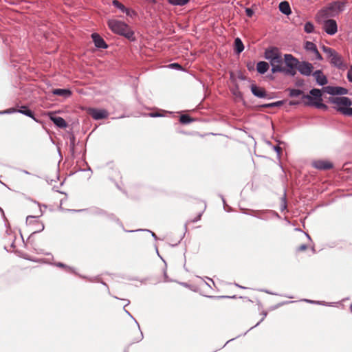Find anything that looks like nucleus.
I'll return each instance as SVG.
<instances>
[{
	"label": "nucleus",
	"mask_w": 352,
	"mask_h": 352,
	"mask_svg": "<svg viewBox=\"0 0 352 352\" xmlns=\"http://www.w3.org/2000/svg\"><path fill=\"white\" fill-rule=\"evenodd\" d=\"M108 26L116 34L124 36L129 40L134 39V32L130 27L121 21L110 19L108 21Z\"/></svg>",
	"instance_id": "1"
},
{
	"label": "nucleus",
	"mask_w": 352,
	"mask_h": 352,
	"mask_svg": "<svg viewBox=\"0 0 352 352\" xmlns=\"http://www.w3.org/2000/svg\"><path fill=\"white\" fill-rule=\"evenodd\" d=\"M344 2L336 1L330 4L327 8L321 10V14L327 18L335 16L344 10Z\"/></svg>",
	"instance_id": "2"
},
{
	"label": "nucleus",
	"mask_w": 352,
	"mask_h": 352,
	"mask_svg": "<svg viewBox=\"0 0 352 352\" xmlns=\"http://www.w3.org/2000/svg\"><path fill=\"white\" fill-rule=\"evenodd\" d=\"M321 48L327 54V58H330L332 65L337 67H340L342 65L341 56L333 49L325 45H322Z\"/></svg>",
	"instance_id": "3"
},
{
	"label": "nucleus",
	"mask_w": 352,
	"mask_h": 352,
	"mask_svg": "<svg viewBox=\"0 0 352 352\" xmlns=\"http://www.w3.org/2000/svg\"><path fill=\"white\" fill-rule=\"evenodd\" d=\"M324 32L329 35H334L338 32V25L333 19L324 20L322 25Z\"/></svg>",
	"instance_id": "4"
},
{
	"label": "nucleus",
	"mask_w": 352,
	"mask_h": 352,
	"mask_svg": "<svg viewBox=\"0 0 352 352\" xmlns=\"http://www.w3.org/2000/svg\"><path fill=\"white\" fill-rule=\"evenodd\" d=\"M302 101L305 105L315 106L318 109H327V106L322 102V100H316L309 95H302Z\"/></svg>",
	"instance_id": "5"
},
{
	"label": "nucleus",
	"mask_w": 352,
	"mask_h": 352,
	"mask_svg": "<svg viewBox=\"0 0 352 352\" xmlns=\"http://www.w3.org/2000/svg\"><path fill=\"white\" fill-rule=\"evenodd\" d=\"M87 113L94 120H100V119H104L109 116L108 111L105 109H101L89 108L87 110Z\"/></svg>",
	"instance_id": "6"
},
{
	"label": "nucleus",
	"mask_w": 352,
	"mask_h": 352,
	"mask_svg": "<svg viewBox=\"0 0 352 352\" xmlns=\"http://www.w3.org/2000/svg\"><path fill=\"white\" fill-rule=\"evenodd\" d=\"M40 215L28 216L26 218L27 223L35 225V228H34V230L32 232V234L41 232L42 230H44V228H45L44 224L38 219V217Z\"/></svg>",
	"instance_id": "7"
},
{
	"label": "nucleus",
	"mask_w": 352,
	"mask_h": 352,
	"mask_svg": "<svg viewBox=\"0 0 352 352\" xmlns=\"http://www.w3.org/2000/svg\"><path fill=\"white\" fill-rule=\"evenodd\" d=\"M305 49L313 54L312 59L318 60H322L321 54L319 53L316 45L314 43L311 41H306L305 43Z\"/></svg>",
	"instance_id": "8"
},
{
	"label": "nucleus",
	"mask_w": 352,
	"mask_h": 352,
	"mask_svg": "<svg viewBox=\"0 0 352 352\" xmlns=\"http://www.w3.org/2000/svg\"><path fill=\"white\" fill-rule=\"evenodd\" d=\"M297 69L301 74L309 76L312 73L314 67L311 63L302 61L299 63Z\"/></svg>",
	"instance_id": "9"
},
{
	"label": "nucleus",
	"mask_w": 352,
	"mask_h": 352,
	"mask_svg": "<svg viewBox=\"0 0 352 352\" xmlns=\"http://www.w3.org/2000/svg\"><path fill=\"white\" fill-rule=\"evenodd\" d=\"M270 62V65H272V72L273 73L279 72L283 70V67H282L283 58L281 54L277 57H275Z\"/></svg>",
	"instance_id": "10"
},
{
	"label": "nucleus",
	"mask_w": 352,
	"mask_h": 352,
	"mask_svg": "<svg viewBox=\"0 0 352 352\" xmlns=\"http://www.w3.org/2000/svg\"><path fill=\"white\" fill-rule=\"evenodd\" d=\"M50 119L60 129H65L67 126L66 121L61 117L56 116L55 112H49L47 113Z\"/></svg>",
	"instance_id": "11"
},
{
	"label": "nucleus",
	"mask_w": 352,
	"mask_h": 352,
	"mask_svg": "<svg viewBox=\"0 0 352 352\" xmlns=\"http://www.w3.org/2000/svg\"><path fill=\"white\" fill-rule=\"evenodd\" d=\"M281 53L280 52L279 50L277 47H272L265 50V59L270 61L271 60H272L275 57L278 56Z\"/></svg>",
	"instance_id": "12"
},
{
	"label": "nucleus",
	"mask_w": 352,
	"mask_h": 352,
	"mask_svg": "<svg viewBox=\"0 0 352 352\" xmlns=\"http://www.w3.org/2000/svg\"><path fill=\"white\" fill-rule=\"evenodd\" d=\"M91 38L96 47L102 49L107 48V45L104 42V39L98 34H92Z\"/></svg>",
	"instance_id": "13"
},
{
	"label": "nucleus",
	"mask_w": 352,
	"mask_h": 352,
	"mask_svg": "<svg viewBox=\"0 0 352 352\" xmlns=\"http://www.w3.org/2000/svg\"><path fill=\"white\" fill-rule=\"evenodd\" d=\"M313 76L315 78L316 82L319 85L323 86V85H325L326 84H327V82H328L327 78L324 75V74L322 73V72L321 70H316V72H314L313 73Z\"/></svg>",
	"instance_id": "14"
},
{
	"label": "nucleus",
	"mask_w": 352,
	"mask_h": 352,
	"mask_svg": "<svg viewBox=\"0 0 352 352\" xmlns=\"http://www.w3.org/2000/svg\"><path fill=\"white\" fill-rule=\"evenodd\" d=\"M313 166L320 170H329L331 169L333 167V164L328 162L324 160H318L315 161L313 163Z\"/></svg>",
	"instance_id": "15"
},
{
	"label": "nucleus",
	"mask_w": 352,
	"mask_h": 352,
	"mask_svg": "<svg viewBox=\"0 0 352 352\" xmlns=\"http://www.w3.org/2000/svg\"><path fill=\"white\" fill-rule=\"evenodd\" d=\"M324 89H325L326 92H327L329 94H332V95L346 94H347V91H348L346 89L343 88V87H333L329 86V87H324Z\"/></svg>",
	"instance_id": "16"
},
{
	"label": "nucleus",
	"mask_w": 352,
	"mask_h": 352,
	"mask_svg": "<svg viewBox=\"0 0 352 352\" xmlns=\"http://www.w3.org/2000/svg\"><path fill=\"white\" fill-rule=\"evenodd\" d=\"M284 58L287 67H297L300 63L298 59L292 54H285Z\"/></svg>",
	"instance_id": "17"
},
{
	"label": "nucleus",
	"mask_w": 352,
	"mask_h": 352,
	"mask_svg": "<svg viewBox=\"0 0 352 352\" xmlns=\"http://www.w3.org/2000/svg\"><path fill=\"white\" fill-rule=\"evenodd\" d=\"M252 93L258 98H265L267 96L266 91L264 89L257 87L255 85L251 86Z\"/></svg>",
	"instance_id": "18"
},
{
	"label": "nucleus",
	"mask_w": 352,
	"mask_h": 352,
	"mask_svg": "<svg viewBox=\"0 0 352 352\" xmlns=\"http://www.w3.org/2000/svg\"><path fill=\"white\" fill-rule=\"evenodd\" d=\"M334 103L338 106H343L342 107H350L352 104L351 100L347 97H338L334 100Z\"/></svg>",
	"instance_id": "19"
},
{
	"label": "nucleus",
	"mask_w": 352,
	"mask_h": 352,
	"mask_svg": "<svg viewBox=\"0 0 352 352\" xmlns=\"http://www.w3.org/2000/svg\"><path fill=\"white\" fill-rule=\"evenodd\" d=\"M53 94L63 96V98H69L72 95V91L67 89H55L52 91Z\"/></svg>",
	"instance_id": "20"
},
{
	"label": "nucleus",
	"mask_w": 352,
	"mask_h": 352,
	"mask_svg": "<svg viewBox=\"0 0 352 352\" xmlns=\"http://www.w3.org/2000/svg\"><path fill=\"white\" fill-rule=\"evenodd\" d=\"M279 10L282 13L286 15H289L292 12L290 6L286 1L280 3Z\"/></svg>",
	"instance_id": "21"
},
{
	"label": "nucleus",
	"mask_w": 352,
	"mask_h": 352,
	"mask_svg": "<svg viewBox=\"0 0 352 352\" xmlns=\"http://www.w3.org/2000/svg\"><path fill=\"white\" fill-rule=\"evenodd\" d=\"M269 64L265 61H260L257 63L256 69L259 74H263L269 69Z\"/></svg>",
	"instance_id": "22"
},
{
	"label": "nucleus",
	"mask_w": 352,
	"mask_h": 352,
	"mask_svg": "<svg viewBox=\"0 0 352 352\" xmlns=\"http://www.w3.org/2000/svg\"><path fill=\"white\" fill-rule=\"evenodd\" d=\"M18 112L32 118L37 122H38V120L34 117L33 112L26 107H21V109L18 110Z\"/></svg>",
	"instance_id": "23"
},
{
	"label": "nucleus",
	"mask_w": 352,
	"mask_h": 352,
	"mask_svg": "<svg viewBox=\"0 0 352 352\" xmlns=\"http://www.w3.org/2000/svg\"><path fill=\"white\" fill-rule=\"evenodd\" d=\"M244 50V45L241 38H236L234 40V51L236 54L241 53Z\"/></svg>",
	"instance_id": "24"
},
{
	"label": "nucleus",
	"mask_w": 352,
	"mask_h": 352,
	"mask_svg": "<svg viewBox=\"0 0 352 352\" xmlns=\"http://www.w3.org/2000/svg\"><path fill=\"white\" fill-rule=\"evenodd\" d=\"M304 236L307 239L309 243H305V244H302V245H299L298 248H296L297 252H304V251L307 250L311 246V244H310L311 242V237L309 236V235L308 234H306V233L304 234Z\"/></svg>",
	"instance_id": "25"
},
{
	"label": "nucleus",
	"mask_w": 352,
	"mask_h": 352,
	"mask_svg": "<svg viewBox=\"0 0 352 352\" xmlns=\"http://www.w3.org/2000/svg\"><path fill=\"white\" fill-rule=\"evenodd\" d=\"M310 94L313 98H314V99L316 100H322V93H321V91L318 89H312L311 91H310Z\"/></svg>",
	"instance_id": "26"
},
{
	"label": "nucleus",
	"mask_w": 352,
	"mask_h": 352,
	"mask_svg": "<svg viewBox=\"0 0 352 352\" xmlns=\"http://www.w3.org/2000/svg\"><path fill=\"white\" fill-rule=\"evenodd\" d=\"M338 111L342 113L343 115L352 116V107H338Z\"/></svg>",
	"instance_id": "27"
},
{
	"label": "nucleus",
	"mask_w": 352,
	"mask_h": 352,
	"mask_svg": "<svg viewBox=\"0 0 352 352\" xmlns=\"http://www.w3.org/2000/svg\"><path fill=\"white\" fill-rule=\"evenodd\" d=\"M168 3L174 6H184L189 0H168Z\"/></svg>",
	"instance_id": "28"
},
{
	"label": "nucleus",
	"mask_w": 352,
	"mask_h": 352,
	"mask_svg": "<svg viewBox=\"0 0 352 352\" xmlns=\"http://www.w3.org/2000/svg\"><path fill=\"white\" fill-rule=\"evenodd\" d=\"M112 4L116 8L120 10L122 12H124V11H126V8L122 3H121L120 1H118V0H113L112 1Z\"/></svg>",
	"instance_id": "29"
},
{
	"label": "nucleus",
	"mask_w": 352,
	"mask_h": 352,
	"mask_svg": "<svg viewBox=\"0 0 352 352\" xmlns=\"http://www.w3.org/2000/svg\"><path fill=\"white\" fill-rule=\"evenodd\" d=\"M304 30L307 33H311L314 30V26L312 23L307 22L305 24Z\"/></svg>",
	"instance_id": "30"
},
{
	"label": "nucleus",
	"mask_w": 352,
	"mask_h": 352,
	"mask_svg": "<svg viewBox=\"0 0 352 352\" xmlns=\"http://www.w3.org/2000/svg\"><path fill=\"white\" fill-rule=\"evenodd\" d=\"M296 67H288V68L283 67V70L281 71L280 72H283L285 74H288V75H291V76H294L296 73Z\"/></svg>",
	"instance_id": "31"
},
{
	"label": "nucleus",
	"mask_w": 352,
	"mask_h": 352,
	"mask_svg": "<svg viewBox=\"0 0 352 352\" xmlns=\"http://www.w3.org/2000/svg\"><path fill=\"white\" fill-rule=\"evenodd\" d=\"M302 91L300 89H292L289 90V96L291 97H298L302 95Z\"/></svg>",
	"instance_id": "32"
},
{
	"label": "nucleus",
	"mask_w": 352,
	"mask_h": 352,
	"mask_svg": "<svg viewBox=\"0 0 352 352\" xmlns=\"http://www.w3.org/2000/svg\"><path fill=\"white\" fill-rule=\"evenodd\" d=\"M179 121L182 124H188L192 121L190 117L188 115H182L179 118Z\"/></svg>",
	"instance_id": "33"
},
{
	"label": "nucleus",
	"mask_w": 352,
	"mask_h": 352,
	"mask_svg": "<svg viewBox=\"0 0 352 352\" xmlns=\"http://www.w3.org/2000/svg\"><path fill=\"white\" fill-rule=\"evenodd\" d=\"M124 12L126 13V14L127 16H129L130 17H134L137 15L136 12H135L133 10L129 9V8H126V11H124Z\"/></svg>",
	"instance_id": "34"
},
{
	"label": "nucleus",
	"mask_w": 352,
	"mask_h": 352,
	"mask_svg": "<svg viewBox=\"0 0 352 352\" xmlns=\"http://www.w3.org/2000/svg\"><path fill=\"white\" fill-rule=\"evenodd\" d=\"M202 214H203V211H201L198 213V214L197 215V217L195 218V219H190L188 221V223H195L197 221H198L199 220H200L201 216H202Z\"/></svg>",
	"instance_id": "35"
},
{
	"label": "nucleus",
	"mask_w": 352,
	"mask_h": 352,
	"mask_svg": "<svg viewBox=\"0 0 352 352\" xmlns=\"http://www.w3.org/2000/svg\"><path fill=\"white\" fill-rule=\"evenodd\" d=\"M15 238H16L15 236L13 235V234H9L8 235V239L10 241H12L10 243V249H13L14 250L15 248V247H16L15 245H14V241Z\"/></svg>",
	"instance_id": "36"
},
{
	"label": "nucleus",
	"mask_w": 352,
	"mask_h": 352,
	"mask_svg": "<svg viewBox=\"0 0 352 352\" xmlns=\"http://www.w3.org/2000/svg\"><path fill=\"white\" fill-rule=\"evenodd\" d=\"M245 13L248 17H252L254 14V11L251 8H248L245 9Z\"/></svg>",
	"instance_id": "37"
},
{
	"label": "nucleus",
	"mask_w": 352,
	"mask_h": 352,
	"mask_svg": "<svg viewBox=\"0 0 352 352\" xmlns=\"http://www.w3.org/2000/svg\"><path fill=\"white\" fill-rule=\"evenodd\" d=\"M347 78L349 82H352V66L349 68L347 72Z\"/></svg>",
	"instance_id": "38"
},
{
	"label": "nucleus",
	"mask_w": 352,
	"mask_h": 352,
	"mask_svg": "<svg viewBox=\"0 0 352 352\" xmlns=\"http://www.w3.org/2000/svg\"><path fill=\"white\" fill-rule=\"evenodd\" d=\"M280 104H282V102L278 101V102H276L274 103L266 104V105H265V107H276V106H279Z\"/></svg>",
	"instance_id": "39"
},
{
	"label": "nucleus",
	"mask_w": 352,
	"mask_h": 352,
	"mask_svg": "<svg viewBox=\"0 0 352 352\" xmlns=\"http://www.w3.org/2000/svg\"><path fill=\"white\" fill-rule=\"evenodd\" d=\"M248 70L251 71L254 69V64L252 63H250L247 65Z\"/></svg>",
	"instance_id": "40"
},
{
	"label": "nucleus",
	"mask_w": 352,
	"mask_h": 352,
	"mask_svg": "<svg viewBox=\"0 0 352 352\" xmlns=\"http://www.w3.org/2000/svg\"><path fill=\"white\" fill-rule=\"evenodd\" d=\"M170 66L173 67H181V66L177 63L171 64Z\"/></svg>",
	"instance_id": "41"
},
{
	"label": "nucleus",
	"mask_w": 352,
	"mask_h": 352,
	"mask_svg": "<svg viewBox=\"0 0 352 352\" xmlns=\"http://www.w3.org/2000/svg\"><path fill=\"white\" fill-rule=\"evenodd\" d=\"M275 150H276L277 152H278V153H279V152L280 151V150H281V149H280V147H278V146H276V147H275Z\"/></svg>",
	"instance_id": "42"
},
{
	"label": "nucleus",
	"mask_w": 352,
	"mask_h": 352,
	"mask_svg": "<svg viewBox=\"0 0 352 352\" xmlns=\"http://www.w3.org/2000/svg\"><path fill=\"white\" fill-rule=\"evenodd\" d=\"M59 267H62V268H65V267H67V265H58Z\"/></svg>",
	"instance_id": "43"
},
{
	"label": "nucleus",
	"mask_w": 352,
	"mask_h": 352,
	"mask_svg": "<svg viewBox=\"0 0 352 352\" xmlns=\"http://www.w3.org/2000/svg\"><path fill=\"white\" fill-rule=\"evenodd\" d=\"M43 263H47L48 264H52L50 261H47V262H46V261H43Z\"/></svg>",
	"instance_id": "44"
},
{
	"label": "nucleus",
	"mask_w": 352,
	"mask_h": 352,
	"mask_svg": "<svg viewBox=\"0 0 352 352\" xmlns=\"http://www.w3.org/2000/svg\"><path fill=\"white\" fill-rule=\"evenodd\" d=\"M151 116H157L158 115H157V114H153V113H152V114H151Z\"/></svg>",
	"instance_id": "45"
}]
</instances>
